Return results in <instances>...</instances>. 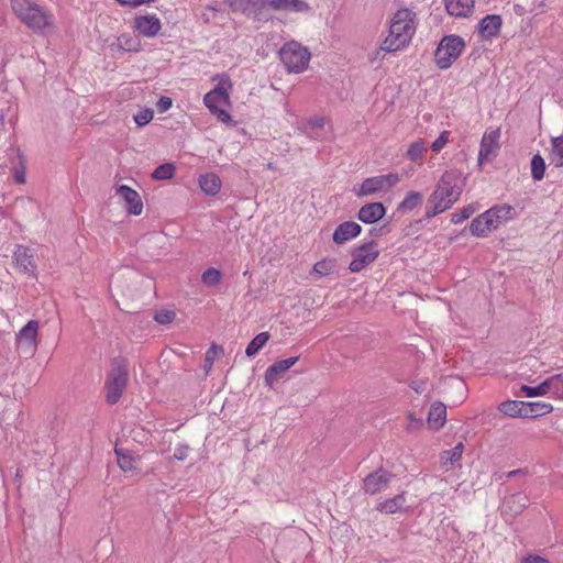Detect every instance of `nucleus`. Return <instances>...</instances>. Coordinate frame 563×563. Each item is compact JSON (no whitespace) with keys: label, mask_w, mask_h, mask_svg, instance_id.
Wrapping results in <instances>:
<instances>
[{"label":"nucleus","mask_w":563,"mask_h":563,"mask_svg":"<svg viewBox=\"0 0 563 563\" xmlns=\"http://www.w3.org/2000/svg\"><path fill=\"white\" fill-rule=\"evenodd\" d=\"M523 563H550L549 560L540 556V555H528Z\"/></svg>","instance_id":"6e6d98bb"},{"label":"nucleus","mask_w":563,"mask_h":563,"mask_svg":"<svg viewBox=\"0 0 563 563\" xmlns=\"http://www.w3.org/2000/svg\"><path fill=\"white\" fill-rule=\"evenodd\" d=\"M516 8H518V10H516V13H519V11H521V8H519V4H516Z\"/></svg>","instance_id":"0e129e2a"},{"label":"nucleus","mask_w":563,"mask_h":563,"mask_svg":"<svg viewBox=\"0 0 563 563\" xmlns=\"http://www.w3.org/2000/svg\"><path fill=\"white\" fill-rule=\"evenodd\" d=\"M279 57L288 73L300 74L308 68L311 54L300 43L290 41L280 47Z\"/></svg>","instance_id":"20e7f679"},{"label":"nucleus","mask_w":563,"mask_h":563,"mask_svg":"<svg viewBox=\"0 0 563 563\" xmlns=\"http://www.w3.org/2000/svg\"><path fill=\"white\" fill-rule=\"evenodd\" d=\"M14 15L35 33L43 34L54 27V15L32 0H10Z\"/></svg>","instance_id":"7ed1b4c3"},{"label":"nucleus","mask_w":563,"mask_h":563,"mask_svg":"<svg viewBox=\"0 0 563 563\" xmlns=\"http://www.w3.org/2000/svg\"><path fill=\"white\" fill-rule=\"evenodd\" d=\"M135 30L145 37L156 36L161 29V20L155 14L137 15L134 18Z\"/></svg>","instance_id":"a211bd4d"},{"label":"nucleus","mask_w":563,"mask_h":563,"mask_svg":"<svg viewBox=\"0 0 563 563\" xmlns=\"http://www.w3.org/2000/svg\"><path fill=\"white\" fill-rule=\"evenodd\" d=\"M551 395L558 399H563V373L549 377Z\"/></svg>","instance_id":"37998d69"},{"label":"nucleus","mask_w":563,"mask_h":563,"mask_svg":"<svg viewBox=\"0 0 563 563\" xmlns=\"http://www.w3.org/2000/svg\"><path fill=\"white\" fill-rule=\"evenodd\" d=\"M352 261L349 264V269L352 273H360L366 268L369 264L375 262L379 255L377 244L374 241H369L360 246L354 247L351 251Z\"/></svg>","instance_id":"6e6552de"},{"label":"nucleus","mask_w":563,"mask_h":563,"mask_svg":"<svg viewBox=\"0 0 563 563\" xmlns=\"http://www.w3.org/2000/svg\"><path fill=\"white\" fill-rule=\"evenodd\" d=\"M499 129L484 133L478 152L479 165H482L484 162H489L495 156V153L499 147Z\"/></svg>","instance_id":"ddd939ff"},{"label":"nucleus","mask_w":563,"mask_h":563,"mask_svg":"<svg viewBox=\"0 0 563 563\" xmlns=\"http://www.w3.org/2000/svg\"><path fill=\"white\" fill-rule=\"evenodd\" d=\"M40 324L36 320H30L15 334V345L19 352L33 355L37 350V335Z\"/></svg>","instance_id":"1a4fd4ad"},{"label":"nucleus","mask_w":563,"mask_h":563,"mask_svg":"<svg viewBox=\"0 0 563 563\" xmlns=\"http://www.w3.org/2000/svg\"><path fill=\"white\" fill-rule=\"evenodd\" d=\"M500 412L508 417H527V411L525 409L523 401L518 400H507L500 404L499 406Z\"/></svg>","instance_id":"c85d7f7f"},{"label":"nucleus","mask_w":563,"mask_h":563,"mask_svg":"<svg viewBox=\"0 0 563 563\" xmlns=\"http://www.w3.org/2000/svg\"><path fill=\"white\" fill-rule=\"evenodd\" d=\"M465 47L464 40L459 35L444 36L435 52L434 60L439 68L448 69L460 57Z\"/></svg>","instance_id":"423d86ee"},{"label":"nucleus","mask_w":563,"mask_h":563,"mask_svg":"<svg viewBox=\"0 0 563 563\" xmlns=\"http://www.w3.org/2000/svg\"><path fill=\"white\" fill-rule=\"evenodd\" d=\"M521 391L525 394L526 397H540L545 396L548 394L551 395L549 378L543 380L538 386L522 385Z\"/></svg>","instance_id":"c9c22d12"},{"label":"nucleus","mask_w":563,"mask_h":563,"mask_svg":"<svg viewBox=\"0 0 563 563\" xmlns=\"http://www.w3.org/2000/svg\"><path fill=\"white\" fill-rule=\"evenodd\" d=\"M155 321L161 324H167L170 323L175 319V312L169 310H162L159 312H156L154 317Z\"/></svg>","instance_id":"3c124183"},{"label":"nucleus","mask_w":563,"mask_h":563,"mask_svg":"<svg viewBox=\"0 0 563 563\" xmlns=\"http://www.w3.org/2000/svg\"><path fill=\"white\" fill-rule=\"evenodd\" d=\"M232 89V81L228 75L219 77L217 86L211 90L219 95L221 98L230 99L229 91Z\"/></svg>","instance_id":"a19ab883"},{"label":"nucleus","mask_w":563,"mask_h":563,"mask_svg":"<svg viewBox=\"0 0 563 563\" xmlns=\"http://www.w3.org/2000/svg\"><path fill=\"white\" fill-rule=\"evenodd\" d=\"M222 274L219 269L210 267L202 273L201 280L206 286H217L221 282Z\"/></svg>","instance_id":"79ce46f5"},{"label":"nucleus","mask_w":563,"mask_h":563,"mask_svg":"<svg viewBox=\"0 0 563 563\" xmlns=\"http://www.w3.org/2000/svg\"><path fill=\"white\" fill-rule=\"evenodd\" d=\"M493 213V220H498V227L511 219L512 208L508 205L496 206L487 210Z\"/></svg>","instance_id":"58836bf2"},{"label":"nucleus","mask_w":563,"mask_h":563,"mask_svg":"<svg viewBox=\"0 0 563 563\" xmlns=\"http://www.w3.org/2000/svg\"><path fill=\"white\" fill-rule=\"evenodd\" d=\"M493 213L485 211L474 218L470 224V232L477 238H485L498 228V220H493Z\"/></svg>","instance_id":"4468645a"},{"label":"nucleus","mask_w":563,"mask_h":563,"mask_svg":"<svg viewBox=\"0 0 563 563\" xmlns=\"http://www.w3.org/2000/svg\"><path fill=\"white\" fill-rule=\"evenodd\" d=\"M371 235L373 236H380L382 235V229H372Z\"/></svg>","instance_id":"13d9d810"},{"label":"nucleus","mask_w":563,"mask_h":563,"mask_svg":"<svg viewBox=\"0 0 563 563\" xmlns=\"http://www.w3.org/2000/svg\"><path fill=\"white\" fill-rule=\"evenodd\" d=\"M267 8L283 12H305L309 5L303 0H264V10Z\"/></svg>","instance_id":"4be33fe9"},{"label":"nucleus","mask_w":563,"mask_h":563,"mask_svg":"<svg viewBox=\"0 0 563 563\" xmlns=\"http://www.w3.org/2000/svg\"><path fill=\"white\" fill-rule=\"evenodd\" d=\"M13 261L21 272L29 276H36V264L29 247L18 245L13 253Z\"/></svg>","instance_id":"dca6fc26"},{"label":"nucleus","mask_w":563,"mask_h":563,"mask_svg":"<svg viewBox=\"0 0 563 563\" xmlns=\"http://www.w3.org/2000/svg\"><path fill=\"white\" fill-rule=\"evenodd\" d=\"M422 201V195L418 191H409L404 200L398 205V211L410 212Z\"/></svg>","instance_id":"72a5a7b5"},{"label":"nucleus","mask_w":563,"mask_h":563,"mask_svg":"<svg viewBox=\"0 0 563 563\" xmlns=\"http://www.w3.org/2000/svg\"><path fill=\"white\" fill-rule=\"evenodd\" d=\"M516 8H518V10H516V13H519V11H521V8H519V4H516Z\"/></svg>","instance_id":"69168bd1"},{"label":"nucleus","mask_w":563,"mask_h":563,"mask_svg":"<svg viewBox=\"0 0 563 563\" xmlns=\"http://www.w3.org/2000/svg\"><path fill=\"white\" fill-rule=\"evenodd\" d=\"M405 504H406V493L402 492V493L394 496L393 498L379 500L376 504L375 509L382 514L393 515V514H396L397 511L401 510L402 507L405 506Z\"/></svg>","instance_id":"b1692460"},{"label":"nucleus","mask_w":563,"mask_h":563,"mask_svg":"<svg viewBox=\"0 0 563 563\" xmlns=\"http://www.w3.org/2000/svg\"><path fill=\"white\" fill-rule=\"evenodd\" d=\"M400 181L397 173L378 175L365 178L353 191L356 197L363 198L376 195L378 192H387Z\"/></svg>","instance_id":"0eeeda50"},{"label":"nucleus","mask_w":563,"mask_h":563,"mask_svg":"<svg viewBox=\"0 0 563 563\" xmlns=\"http://www.w3.org/2000/svg\"><path fill=\"white\" fill-rule=\"evenodd\" d=\"M550 158L556 167H563V134L551 139Z\"/></svg>","instance_id":"2f4dec72"},{"label":"nucleus","mask_w":563,"mask_h":563,"mask_svg":"<svg viewBox=\"0 0 563 563\" xmlns=\"http://www.w3.org/2000/svg\"><path fill=\"white\" fill-rule=\"evenodd\" d=\"M117 194L124 200L130 214L140 216L143 211V202L139 192L126 185H121Z\"/></svg>","instance_id":"6ab92c4d"},{"label":"nucleus","mask_w":563,"mask_h":563,"mask_svg":"<svg viewBox=\"0 0 563 563\" xmlns=\"http://www.w3.org/2000/svg\"><path fill=\"white\" fill-rule=\"evenodd\" d=\"M393 478V473L379 467L363 478L361 488L365 494L376 495L387 489Z\"/></svg>","instance_id":"9d476101"},{"label":"nucleus","mask_w":563,"mask_h":563,"mask_svg":"<svg viewBox=\"0 0 563 563\" xmlns=\"http://www.w3.org/2000/svg\"><path fill=\"white\" fill-rule=\"evenodd\" d=\"M118 46L124 52H139L141 51L140 38L131 33H123L117 37Z\"/></svg>","instance_id":"c756f323"},{"label":"nucleus","mask_w":563,"mask_h":563,"mask_svg":"<svg viewBox=\"0 0 563 563\" xmlns=\"http://www.w3.org/2000/svg\"><path fill=\"white\" fill-rule=\"evenodd\" d=\"M518 472H519V471H511V472H509V474H508V475H509V476L517 475V473H518Z\"/></svg>","instance_id":"680f3d73"},{"label":"nucleus","mask_w":563,"mask_h":563,"mask_svg":"<svg viewBox=\"0 0 563 563\" xmlns=\"http://www.w3.org/2000/svg\"><path fill=\"white\" fill-rule=\"evenodd\" d=\"M412 388L417 391V393H420V386L419 385H416V386H412Z\"/></svg>","instance_id":"052dcab7"},{"label":"nucleus","mask_w":563,"mask_h":563,"mask_svg":"<svg viewBox=\"0 0 563 563\" xmlns=\"http://www.w3.org/2000/svg\"><path fill=\"white\" fill-rule=\"evenodd\" d=\"M464 187L462 172L445 170L428 199L426 218L431 219L450 209L460 198Z\"/></svg>","instance_id":"f257e3e1"},{"label":"nucleus","mask_w":563,"mask_h":563,"mask_svg":"<svg viewBox=\"0 0 563 563\" xmlns=\"http://www.w3.org/2000/svg\"><path fill=\"white\" fill-rule=\"evenodd\" d=\"M336 269V260L335 258H324L317 262L313 265L312 274L317 276H328L335 272Z\"/></svg>","instance_id":"f704fd0d"},{"label":"nucleus","mask_w":563,"mask_h":563,"mask_svg":"<svg viewBox=\"0 0 563 563\" xmlns=\"http://www.w3.org/2000/svg\"><path fill=\"white\" fill-rule=\"evenodd\" d=\"M271 335L268 332L258 333L253 340L247 344L245 349V354L249 357L255 356L260 350H262L265 344L268 342Z\"/></svg>","instance_id":"473e14b6"},{"label":"nucleus","mask_w":563,"mask_h":563,"mask_svg":"<svg viewBox=\"0 0 563 563\" xmlns=\"http://www.w3.org/2000/svg\"><path fill=\"white\" fill-rule=\"evenodd\" d=\"M200 189L209 196L217 195L221 189V179L214 173L201 175L198 179Z\"/></svg>","instance_id":"a878e982"},{"label":"nucleus","mask_w":563,"mask_h":563,"mask_svg":"<svg viewBox=\"0 0 563 563\" xmlns=\"http://www.w3.org/2000/svg\"><path fill=\"white\" fill-rule=\"evenodd\" d=\"M450 132L443 131L440 135L432 142L431 150L434 153H439L449 142Z\"/></svg>","instance_id":"09e8293b"},{"label":"nucleus","mask_w":563,"mask_h":563,"mask_svg":"<svg viewBox=\"0 0 563 563\" xmlns=\"http://www.w3.org/2000/svg\"><path fill=\"white\" fill-rule=\"evenodd\" d=\"M190 448L186 444H179L175 448L174 457L178 461L187 459Z\"/></svg>","instance_id":"864d4df0"},{"label":"nucleus","mask_w":563,"mask_h":563,"mask_svg":"<svg viewBox=\"0 0 563 563\" xmlns=\"http://www.w3.org/2000/svg\"><path fill=\"white\" fill-rule=\"evenodd\" d=\"M299 356L280 360L267 367L264 374V382L268 388H273L276 380L284 375L291 366H294Z\"/></svg>","instance_id":"2eb2a0df"},{"label":"nucleus","mask_w":563,"mask_h":563,"mask_svg":"<svg viewBox=\"0 0 563 563\" xmlns=\"http://www.w3.org/2000/svg\"><path fill=\"white\" fill-rule=\"evenodd\" d=\"M266 167L271 170H274L275 169V166H274V163L269 162L266 164Z\"/></svg>","instance_id":"bf43d9fd"},{"label":"nucleus","mask_w":563,"mask_h":563,"mask_svg":"<svg viewBox=\"0 0 563 563\" xmlns=\"http://www.w3.org/2000/svg\"><path fill=\"white\" fill-rule=\"evenodd\" d=\"M203 103L219 121L223 123L232 121L230 113L225 110V107L230 106V99L221 98L213 91H209L203 97Z\"/></svg>","instance_id":"9b49d317"},{"label":"nucleus","mask_w":563,"mask_h":563,"mask_svg":"<svg viewBox=\"0 0 563 563\" xmlns=\"http://www.w3.org/2000/svg\"><path fill=\"white\" fill-rule=\"evenodd\" d=\"M224 4L234 13L260 18L264 11V0H224Z\"/></svg>","instance_id":"f8f14e48"},{"label":"nucleus","mask_w":563,"mask_h":563,"mask_svg":"<svg viewBox=\"0 0 563 563\" xmlns=\"http://www.w3.org/2000/svg\"><path fill=\"white\" fill-rule=\"evenodd\" d=\"M115 454L118 464L122 471L128 472L134 468V459L129 451L115 448Z\"/></svg>","instance_id":"ea45409f"},{"label":"nucleus","mask_w":563,"mask_h":563,"mask_svg":"<svg viewBox=\"0 0 563 563\" xmlns=\"http://www.w3.org/2000/svg\"><path fill=\"white\" fill-rule=\"evenodd\" d=\"M531 167V177L534 181H540L544 177L545 173V162L544 158L540 154H536L532 156L530 162Z\"/></svg>","instance_id":"e433bc0d"},{"label":"nucleus","mask_w":563,"mask_h":563,"mask_svg":"<svg viewBox=\"0 0 563 563\" xmlns=\"http://www.w3.org/2000/svg\"><path fill=\"white\" fill-rule=\"evenodd\" d=\"M129 380V368L124 360H114L106 380V400L117 404L122 397Z\"/></svg>","instance_id":"39448f33"},{"label":"nucleus","mask_w":563,"mask_h":563,"mask_svg":"<svg viewBox=\"0 0 563 563\" xmlns=\"http://www.w3.org/2000/svg\"><path fill=\"white\" fill-rule=\"evenodd\" d=\"M529 498L523 493L511 494L506 497L501 505V514L509 518L520 515L528 506Z\"/></svg>","instance_id":"f3484780"},{"label":"nucleus","mask_w":563,"mask_h":563,"mask_svg":"<svg viewBox=\"0 0 563 563\" xmlns=\"http://www.w3.org/2000/svg\"><path fill=\"white\" fill-rule=\"evenodd\" d=\"M503 19L499 14H488L478 23V33L483 38L492 40L496 37L501 29Z\"/></svg>","instance_id":"aec40b11"},{"label":"nucleus","mask_w":563,"mask_h":563,"mask_svg":"<svg viewBox=\"0 0 563 563\" xmlns=\"http://www.w3.org/2000/svg\"><path fill=\"white\" fill-rule=\"evenodd\" d=\"M409 419L411 421L409 428H419L422 424V421L420 419H415L412 415H409Z\"/></svg>","instance_id":"4d7b16f0"},{"label":"nucleus","mask_w":563,"mask_h":563,"mask_svg":"<svg viewBox=\"0 0 563 563\" xmlns=\"http://www.w3.org/2000/svg\"><path fill=\"white\" fill-rule=\"evenodd\" d=\"M362 232V227L354 221H345L338 225L333 232V241L336 244H344L353 238H356Z\"/></svg>","instance_id":"5701e85b"},{"label":"nucleus","mask_w":563,"mask_h":563,"mask_svg":"<svg viewBox=\"0 0 563 563\" xmlns=\"http://www.w3.org/2000/svg\"><path fill=\"white\" fill-rule=\"evenodd\" d=\"M386 213V208L382 202H369L360 208L357 219L366 224H373L379 221Z\"/></svg>","instance_id":"412c9836"},{"label":"nucleus","mask_w":563,"mask_h":563,"mask_svg":"<svg viewBox=\"0 0 563 563\" xmlns=\"http://www.w3.org/2000/svg\"><path fill=\"white\" fill-rule=\"evenodd\" d=\"M474 8V0H445L448 13L455 18L468 16Z\"/></svg>","instance_id":"393cba45"},{"label":"nucleus","mask_w":563,"mask_h":563,"mask_svg":"<svg viewBox=\"0 0 563 563\" xmlns=\"http://www.w3.org/2000/svg\"><path fill=\"white\" fill-rule=\"evenodd\" d=\"M175 167L173 164H162L156 167L152 174L154 179L167 180L174 176Z\"/></svg>","instance_id":"c03bdc74"},{"label":"nucleus","mask_w":563,"mask_h":563,"mask_svg":"<svg viewBox=\"0 0 563 563\" xmlns=\"http://www.w3.org/2000/svg\"><path fill=\"white\" fill-rule=\"evenodd\" d=\"M223 353L224 350L222 346L217 345L214 343L211 344V346L207 350L205 357V367L207 368V371H209L212 367L216 358L219 355H222Z\"/></svg>","instance_id":"a18cd8bd"},{"label":"nucleus","mask_w":563,"mask_h":563,"mask_svg":"<svg viewBox=\"0 0 563 563\" xmlns=\"http://www.w3.org/2000/svg\"><path fill=\"white\" fill-rule=\"evenodd\" d=\"M464 445L459 442L453 449L443 451L441 454V461L443 465H453L457 462L463 454Z\"/></svg>","instance_id":"4c0bfd02"},{"label":"nucleus","mask_w":563,"mask_h":563,"mask_svg":"<svg viewBox=\"0 0 563 563\" xmlns=\"http://www.w3.org/2000/svg\"><path fill=\"white\" fill-rule=\"evenodd\" d=\"M308 128L310 130H322L325 124V120L322 117H313L308 120Z\"/></svg>","instance_id":"5fc2aeb1"},{"label":"nucleus","mask_w":563,"mask_h":563,"mask_svg":"<svg viewBox=\"0 0 563 563\" xmlns=\"http://www.w3.org/2000/svg\"><path fill=\"white\" fill-rule=\"evenodd\" d=\"M516 8H518V10H516V13H519V11H521V8H519V4H516Z\"/></svg>","instance_id":"e2e57ef3"},{"label":"nucleus","mask_w":563,"mask_h":563,"mask_svg":"<svg viewBox=\"0 0 563 563\" xmlns=\"http://www.w3.org/2000/svg\"><path fill=\"white\" fill-rule=\"evenodd\" d=\"M445 419L446 407L442 402L432 404L428 416L429 424L434 429H440L444 424Z\"/></svg>","instance_id":"bb28decb"},{"label":"nucleus","mask_w":563,"mask_h":563,"mask_svg":"<svg viewBox=\"0 0 563 563\" xmlns=\"http://www.w3.org/2000/svg\"><path fill=\"white\" fill-rule=\"evenodd\" d=\"M154 118V111L150 108H144L140 110L136 114H134L133 119L134 122L139 126H144L148 124Z\"/></svg>","instance_id":"de8ad7c7"},{"label":"nucleus","mask_w":563,"mask_h":563,"mask_svg":"<svg viewBox=\"0 0 563 563\" xmlns=\"http://www.w3.org/2000/svg\"><path fill=\"white\" fill-rule=\"evenodd\" d=\"M416 13L410 9L398 10L390 20L389 33L383 41L380 48L375 52L378 55L380 51L394 53L407 47L416 33Z\"/></svg>","instance_id":"f03ea898"},{"label":"nucleus","mask_w":563,"mask_h":563,"mask_svg":"<svg viewBox=\"0 0 563 563\" xmlns=\"http://www.w3.org/2000/svg\"><path fill=\"white\" fill-rule=\"evenodd\" d=\"M172 106H173L172 99L166 96H162L156 102V108L159 113H164V112L168 111L172 108Z\"/></svg>","instance_id":"603ef678"},{"label":"nucleus","mask_w":563,"mask_h":563,"mask_svg":"<svg viewBox=\"0 0 563 563\" xmlns=\"http://www.w3.org/2000/svg\"><path fill=\"white\" fill-rule=\"evenodd\" d=\"M527 417H539L553 410L551 404L544 401H523Z\"/></svg>","instance_id":"7c9ffc66"},{"label":"nucleus","mask_w":563,"mask_h":563,"mask_svg":"<svg viewBox=\"0 0 563 563\" xmlns=\"http://www.w3.org/2000/svg\"><path fill=\"white\" fill-rule=\"evenodd\" d=\"M475 211L476 207H474L473 205H468L459 212L451 213V222L454 224H460L466 219H468Z\"/></svg>","instance_id":"49530a36"},{"label":"nucleus","mask_w":563,"mask_h":563,"mask_svg":"<svg viewBox=\"0 0 563 563\" xmlns=\"http://www.w3.org/2000/svg\"><path fill=\"white\" fill-rule=\"evenodd\" d=\"M427 151L428 147L426 142L422 139H419L408 145L406 157L413 163L422 164Z\"/></svg>","instance_id":"cd10ccee"},{"label":"nucleus","mask_w":563,"mask_h":563,"mask_svg":"<svg viewBox=\"0 0 563 563\" xmlns=\"http://www.w3.org/2000/svg\"><path fill=\"white\" fill-rule=\"evenodd\" d=\"M19 164L20 166L14 168V181L18 184H24L25 183V165L23 161V156L19 153L18 154Z\"/></svg>","instance_id":"8fccbe9b"}]
</instances>
